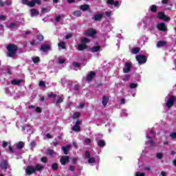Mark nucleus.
<instances>
[{
	"instance_id": "a211bd4d",
	"label": "nucleus",
	"mask_w": 176,
	"mask_h": 176,
	"mask_svg": "<svg viewBox=\"0 0 176 176\" xmlns=\"http://www.w3.org/2000/svg\"><path fill=\"white\" fill-rule=\"evenodd\" d=\"M96 76V73L94 72H91L89 74L87 75L86 80L90 82L94 77Z\"/></svg>"
},
{
	"instance_id": "09e8293b",
	"label": "nucleus",
	"mask_w": 176,
	"mask_h": 176,
	"mask_svg": "<svg viewBox=\"0 0 176 176\" xmlns=\"http://www.w3.org/2000/svg\"><path fill=\"white\" fill-rule=\"evenodd\" d=\"M105 14L107 17H111L112 16V11H106Z\"/></svg>"
},
{
	"instance_id": "f03ea898",
	"label": "nucleus",
	"mask_w": 176,
	"mask_h": 176,
	"mask_svg": "<svg viewBox=\"0 0 176 176\" xmlns=\"http://www.w3.org/2000/svg\"><path fill=\"white\" fill-rule=\"evenodd\" d=\"M155 133L153 129H148L146 133V141L145 142L146 145H149V146H154L155 142L153 139L155 138Z\"/></svg>"
},
{
	"instance_id": "79ce46f5",
	"label": "nucleus",
	"mask_w": 176,
	"mask_h": 176,
	"mask_svg": "<svg viewBox=\"0 0 176 176\" xmlns=\"http://www.w3.org/2000/svg\"><path fill=\"white\" fill-rule=\"evenodd\" d=\"M0 167H1V168H8V162H4L3 163H2V164L0 165Z\"/></svg>"
},
{
	"instance_id": "69168bd1",
	"label": "nucleus",
	"mask_w": 176,
	"mask_h": 176,
	"mask_svg": "<svg viewBox=\"0 0 176 176\" xmlns=\"http://www.w3.org/2000/svg\"><path fill=\"white\" fill-rule=\"evenodd\" d=\"M69 38H72V34H68L65 36V39H69Z\"/></svg>"
},
{
	"instance_id": "052dcab7",
	"label": "nucleus",
	"mask_w": 176,
	"mask_h": 176,
	"mask_svg": "<svg viewBox=\"0 0 176 176\" xmlns=\"http://www.w3.org/2000/svg\"><path fill=\"white\" fill-rule=\"evenodd\" d=\"M129 79H130V76L126 75L125 77L123 78V80L124 82H127V80H129Z\"/></svg>"
},
{
	"instance_id": "9b49d317",
	"label": "nucleus",
	"mask_w": 176,
	"mask_h": 176,
	"mask_svg": "<svg viewBox=\"0 0 176 176\" xmlns=\"http://www.w3.org/2000/svg\"><path fill=\"white\" fill-rule=\"evenodd\" d=\"M96 34H97V32H96V30L94 29H88L87 31L84 32V35H86L87 36H91V37L94 36Z\"/></svg>"
},
{
	"instance_id": "a878e982",
	"label": "nucleus",
	"mask_w": 176,
	"mask_h": 176,
	"mask_svg": "<svg viewBox=\"0 0 176 176\" xmlns=\"http://www.w3.org/2000/svg\"><path fill=\"white\" fill-rule=\"evenodd\" d=\"M140 47H135L131 50V53L132 54H137L140 53Z\"/></svg>"
},
{
	"instance_id": "0eeeda50",
	"label": "nucleus",
	"mask_w": 176,
	"mask_h": 176,
	"mask_svg": "<svg viewBox=\"0 0 176 176\" xmlns=\"http://www.w3.org/2000/svg\"><path fill=\"white\" fill-rule=\"evenodd\" d=\"M23 24H24V19H21V21L11 23L9 25V28H10V30H15V28H19V27Z\"/></svg>"
},
{
	"instance_id": "72a5a7b5",
	"label": "nucleus",
	"mask_w": 176,
	"mask_h": 176,
	"mask_svg": "<svg viewBox=\"0 0 176 176\" xmlns=\"http://www.w3.org/2000/svg\"><path fill=\"white\" fill-rule=\"evenodd\" d=\"M98 146L104 147V146L105 145V141H104L103 140H99L98 141Z\"/></svg>"
},
{
	"instance_id": "4c0bfd02",
	"label": "nucleus",
	"mask_w": 176,
	"mask_h": 176,
	"mask_svg": "<svg viewBox=\"0 0 176 176\" xmlns=\"http://www.w3.org/2000/svg\"><path fill=\"white\" fill-rule=\"evenodd\" d=\"M58 46L59 47H60V49H65V42L64 41H61L58 43Z\"/></svg>"
},
{
	"instance_id": "3c124183",
	"label": "nucleus",
	"mask_w": 176,
	"mask_h": 176,
	"mask_svg": "<svg viewBox=\"0 0 176 176\" xmlns=\"http://www.w3.org/2000/svg\"><path fill=\"white\" fill-rule=\"evenodd\" d=\"M50 12V8H43L42 9V13H47Z\"/></svg>"
},
{
	"instance_id": "b1692460",
	"label": "nucleus",
	"mask_w": 176,
	"mask_h": 176,
	"mask_svg": "<svg viewBox=\"0 0 176 176\" xmlns=\"http://www.w3.org/2000/svg\"><path fill=\"white\" fill-rule=\"evenodd\" d=\"M85 49H87V45L83 44L81 43V44L78 45V50L80 52H82V50H85Z\"/></svg>"
},
{
	"instance_id": "680f3d73",
	"label": "nucleus",
	"mask_w": 176,
	"mask_h": 176,
	"mask_svg": "<svg viewBox=\"0 0 176 176\" xmlns=\"http://www.w3.org/2000/svg\"><path fill=\"white\" fill-rule=\"evenodd\" d=\"M143 24H145V21H144V19H142V21H140L138 23V27H140V25H142Z\"/></svg>"
},
{
	"instance_id": "5fc2aeb1",
	"label": "nucleus",
	"mask_w": 176,
	"mask_h": 176,
	"mask_svg": "<svg viewBox=\"0 0 176 176\" xmlns=\"http://www.w3.org/2000/svg\"><path fill=\"white\" fill-rule=\"evenodd\" d=\"M56 95L54 94H53L52 92H51V93H50V94H48V97H49L50 98H54V97H56Z\"/></svg>"
},
{
	"instance_id": "f3484780",
	"label": "nucleus",
	"mask_w": 176,
	"mask_h": 176,
	"mask_svg": "<svg viewBox=\"0 0 176 176\" xmlns=\"http://www.w3.org/2000/svg\"><path fill=\"white\" fill-rule=\"evenodd\" d=\"M131 68V65L129 63H125L124 67L123 68V72L124 74H127L130 72V69Z\"/></svg>"
},
{
	"instance_id": "f257e3e1",
	"label": "nucleus",
	"mask_w": 176,
	"mask_h": 176,
	"mask_svg": "<svg viewBox=\"0 0 176 176\" xmlns=\"http://www.w3.org/2000/svg\"><path fill=\"white\" fill-rule=\"evenodd\" d=\"M85 155L89 164L91 166H94V164H96V168H98V164H100V157H91L89 151H85Z\"/></svg>"
},
{
	"instance_id": "13d9d810",
	"label": "nucleus",
	"mask_w": 176,
	"mask_h": 176,
	"mask_svg": "<svg viewBox=\"0 0 176 176\" xmlns=\"http://www.w3.org/2000/svg\"><path fill=\"white\" fill-rule=\"evenodd\" d=\"M52 168L53 170H57L58 168V165L57 164H53Z\"/></svg>"
},
{
	"instance_id": "dca6fc26",
	"label": "nucleus",
	"mask_w": 176,
	"mask_h": 176,
	"mask_svg": "<svg viewBox=\"0 0 176 176\" xmlns=\"http://www.w3.org/2000/svg\"><path fill=\"white\" fill-rule=\"evenodd\" d=\"M60 162L61 164H63V166H65V164L68 163V162H69V157L63 156L60 158Z\"/></svg>"
},
{
	"instance_id": "7c9ffc66",
	"label": "nucleus",
	"mask_w": 176,
	"mask_h": 176,
	"mask_svg": "<svg viewBox=\"0 0 176 176\" xmlns=\"http://www.w3.org/2000/svg\"><path fill=\"white\" fill-rule=\"evenodd\" d=\"M149 10H151V12H153V13H155L157 10V6H156V5H152L151 6H150Z\"/></svg>"
},
{
	"instance_id": "2eb2a0df",
	"label": "nucleus",
	"mask_w": 176,
	"mask_h": 176,
	"mask_svg": "<svg viewBox=\"0 0 176 176\" xmlns=\"http://www.w3.org/2000/svg\"><path fill=\"white\" fill-rule=\"evenodd\" d=\"M23 131H28V133H29L30 134H34V129H32V126H30V125H26L25 126L22 127Z\"/></svg>"
},
{
	"instance_id": "c85d7f7f",
	"label": "nucleus",
	"mask_w": 176,
	"mask_h": 176,
	"mask_svg": "<svg viewBox=\"0 0 176 176\" xmlns=\"http://www.w3.org/2000/svg\"><path fill=\"white\" fill-rule=\"evenodd\" d=\"M101 50V47L100 46H95L91 49V51L93 53H96V52H100Z\"/></svg>"
},
{
	"instance_id": "774afa93",
	"label": "nucleus",
	"mask_w": 176,
	"mask_h": 176,
	"mask_svg": "<svg viewBox=\"0 0 176 176\" xmlns=\"http://www.w3.org/2000/svg\"><path fill=\"white\" fill-rule=\"evenodd\" d=\"M74 90H76V91L79 90V85H75V86L74 87Z\"/></svg>"
},
{
	"instance_id": "39448f33",
	"label": "nucleus",
	"mask_w": 176,
	"mask_h": 176,
	"mask_svg": "<svg viewBox=\"0 0 176 176\" xmlns=\"http://www.w3.org/2000/svg\"><path fill=\"white\" fill-rule=\"evenodd\" d=\"M22 3L29 8H34L36 3H41V0H22Z\"/></svg>"
},
{
	"instance_id": "49530a36",
	"label": "nucleus",
	"mask_w": 176,
	"mask_h": 176,
	"mask_svg": "<svg viewBox=\"0 0 176 176\" xmlns=\"http://www.w3.org/2000/svg\"><path fill=\"white\" fill-rule=\"evenodd\" d=\"M62 17H63V15L56 16L55 17V21H56V23H58V21H60V20H61Z\"/></svg>"
},
{
	"instance_id": "412c9836",
	"label": "nucleus",
	"mask_w": 176,
	"mask_h": 176,
	"mask_svg": "<svg viewBox=\"0 0 176 176\" xmlns=\"http://www.w3.org/2000/svg\"><path fill=\"white\" fill-rule=\"evenodd\" d=\"M39 14V11L36 9L30 10V16L31 17H35V16H38Z\"/></svg>"
},
{
	"instance_id": "423d86ee",
	"label": "nucleus",
	"mask_w": 176,
	"mask_h": 176,
	"mask_svg": "<svg viewBox=\"0 0 176 176\" xmlns=\"http://www.w3.org/2000/svg\"><path fill=\"white\" fill-rule=\"evenodd\" d=\"M176 101V97L170 96L168 98V100L165 104V107L168 108V109H170L171 107L174 105V103Z\"/></svg>"
},
{
	"instance_id": "de8ad7c7",
	"label": "nucleus",
	"mask_w": 176,
	"mask_h": 176,
	"mask_svg": "<svg viewBox=\"0 0 176 176\" xmlns=\"http://www.w3.org/2000/svg\"><path fill=\"white\" fill-rule=\"evenodd\" d=\"M84 142L85 144H86V145H89L90 142H91V140H90V138H85Z\"/></svg>"
},
{
	"instance_id": "6e6d98bb",
	"label": "nucleus",
	"mask_w": 176,
	"mask_h": 176,
	"mask_svg": "<svg viewBox=\"0 0 176 176\" xmlns=\"http://www.w3.org/2000/svg\"><path fill=\"white\" fill-rule=\"evenodd\" d=\"M170 137L173 138V140H175L176 139V132L175 133H173L170 134Z\"/></svg>"
},
{
	"instance_id": "a18cd8bd",
	"label": "nucleus",
	"mask_w": 176,
	"mask_h": 176,
	"mask_svg": "<svg viewBox=\"0 0 176 176\" xmlns=\"http://www.w3.org/2000/svg\"><path fill=\"white\" fill-rule=\"evenodd\" d=\"M79 116H80V114L78 112L74 113L72 116L73 119H78V118H79Z\"/></svg>"
},
{
	"instance_id": "58836bf2",
	"label": "nucleus",
	"mask_w": 176,
	"mask_h": 176,
	"mask_svg": "<svg viewBox=\"0 0 176 176\" xmlns=\"http://www.w3.org/2000/svg\"><path fill=\"white\" fill-rule=\"evenodd\" d=\"M73 67H74L76 71H77L78 68H80V63H73Z\"/></svg>"
},
{
	"instance_id": "20e7f679",
	"label": "nucleus",
	"mask_w": 176,
	"mask_h": 176,
	"mask_svg": "<svg viewBox=\"0 0 176 176\" xmlns=\"http://www.w3.org/2000/svg\"><path fill=\"white\" fill-rule=\"evenodd\" d=\"M9 57H14L16 52H17V46L14 44H10L7 46Z\"/></svg>"
},
{
	"instance_id": "c9c22d12",
	"label": "nucleus",
	"mask_w": 176,
	"mask_h": 176,
	"mask_svg": "<svg viewBox=\"0 0 176 176\" xmlns=\"http://www.w3.org/2000/svg\"><path fill=\"white\" fill-rule=\"evenodd\" d=\"M47 155H49L50 156H53V155H56V152L53 150L48 149L47 151Z\"/></svg>"
},
{
	"instance_id": "ea45409f",
	"label": "nucleus",
	"mask_w": 176,
	"mask_h": 176,
	"mask_svg": "<svg viewBox=\"0 0 176 176\" xmlns=\"http://www.w3.org/2000/svg\"><path fill=\"white\" fill-rule=\"evenodd\" d=\"M64 100V96L61 95L56 100V104H60V102H63Z\"/></svg>"
},
{
	"instance_id": "c03bdc74",
	"label": "nucleus",
	"mask_w": 176,
	"mask_h": 176,
	"mask_svg": "<svg viewBox=\"0 0 176 176\" xmlns=\"http://www.w3.org/2000/svg\"><path fill=\"white\" fill-rule=\"evenodd\" d=\"M135 176H145V173H141L140 171H137L135 173Z\"/></svg>"
},
{
	"instance_id": "f8f14e48",
	"label": "nucleus",
	"mask_w": 176,
	"mask_h": 176,
	"mask_svg": "<svg viewBox=\"0 0 176 176\" xmlns=\"http://www.w3.org/2000/svg\"><path fill=\"white\" fill-rule=\"evenodd\" d=\"M80 124H82V121L77 120L75 125L72 128L73 131H80Z\"/></svg>"
},
{
	"instance_id": "ddd939ff",
	"label": "nucleus",
	"mask_w": 176,
	"mask_h": 176,
	"mask_svg": "<svg viewBox=\"0 0 176 176\" xmlns=\"http://www.w3.org/2000/svg\"><path fill=\"white\" fill-rule=\"evenodd\" d=\"M41 50L42 52H44L50 51V50H51V45H50V44L44 43V44L41 46Z\"/></svg>"
},
{
	"instance_id": "6ab92c4d",
	"label": "nucleus",
	"mask_w": 176,
	"mask_h": 176,
	"mask_svg": "<svg viewBox=\"0 0 176 176\" xmlns=\"http://www.w3.org/2000/svg\"><path fill=\"white\" fill-rule=\"evenodd\" d=\"M102 17H104V13H99L98 14L94 15L93 19L96 21H100L101 19H102Z\"/></svg>"
},
{
	"instance_id": "864d4df0",
	"label": "nucleus",
	"mask_w": 176,
	"mask_h": 176,
	"mask_svg": "<svg viewBox=\"0 0 176 176\" xmlns=\"http://www.w3.org/2000/svg\"><path fill=\"white\" fill-rule=\"evenodd\" d=\"M157 159H162L163 157V154L162 153H157L156 155Z\"/></svg>"
},
{
	"instance_id": "bb28decb",
	"label": "nucleus",
	"mask_w": 176,
	"mask_h": 176,
	"mask_svg": "<svg viewBox=\"0 0 176 176\" xmlns=\"http://www.w3.org/2000/svg\"><path fill=\"white\" fill-rule=\"evenodd\" d=\"M67 61V59L63 56H59L58 58V64H64Z\"/></svg>"
},
{
	"instance_id": "0e129e2a",
	"label": "nucleus",
	"mask_w": 176,
	"mask_h": 176,
	"mask_svg": "<svg viewBox=\"0 0 176 176\" xmlns=\"http://www.w3.org/2000/svg\"><path fill=\"white\" fill-rule=\"evenodd\" d=\"M5 68H6V69H7V71L5 72V74H10V69L9 68V67L8 66V67H6Z\"/></svg>"
},
{
	"instance_id": "f704fd0d",
	"label": "nucleus",
	"mask_w": 176,
	"mask_h": 176,
	"mask_svg": "<svg viewBox=\"0 0 176 176\" xmlns=\"http://www.w3.org/2000/svg\"><path fill=\"white\" fill-rule=\"evenodd\" d=\"M120 115L122 118H126V116H129V113H127V110H122Z\"/></svg>"
},
{
	"instance_id": "9d476101",
	"label": "nucleus",
	"mask_w": 176,
	"mask_h": 176,
	"mask_svg": "<svg viewBox=\"0 0 176 176\" xmlns=\"http://www.w3.org/2000/svg\"><path fill=\"white\" fill-rule=\"evenodd\" d=\"M136 60L139 64H145V63H146V57L144 55L136 56Z\"/></svg>"
},
{
	"instance_id": "473e14b6",
	"label": "nucleus",
	"mask_w": 176,
	"mask_h": 176,
	"mask_svg": "<svg viewBox=\"0 0 176 176\" xmlns=\"http://www.w3.org/2000/svg\"><path fill=\"white\" fill-rule=\"evenodd\" d=\"M108 97L103 96L102 103L104 105V107H105L107 104H108Z\"/></svg>"
},
{
	"instance_id": "338daca9",
	"label": "nucleus",
	"mask_w": 176,
	"mask_h": 176,
	"mask_svg": "<svg viewBox=\"0 0 176 176\" xmlns=\"http://www.w3.org/2000/svg\"><path fill=\"white\" fill-rule=\"evenodd\" d=\"M6 3L7 5H12V0H7V1H6Z\"/></svg>"
},
{
	"instance_id": "5701e85b",
	"label": "nucleus",
	"mask_w": 176,
	"mask_h": 176,
	"mask_svg": "<svg viewBox=\"0 0 176 176\" xmlns=\"http://www.w3.org/2000/svg\"><path fill=\"white\" fill-rule=\"evenodd\" d=\"M12 85H14L16 86L20 85L21 83H23V80H11Z\"/></svg>"
},
{
	"instance_id": "aec40b11",
	"label": "nucleus",
	"mask_w": 176,
	"mask_h": 176,
	"mask_svg": "<svg viewBox=\"0 0 176 176\" xmlns=\"http://www.w3.org/2000/svg\"><path fill=\"white\" fill-rule=\"evenodd\" d=\"M167 46V42L164 41H160L157 43V47H164Z\"/></svg>"
},
{
	"instance_id": "37998d69",
	"label": "nucleus",
	"mask_w": 176,
	"mask_h": 176,
	"mask_svg": "<svg viewBox=\"0 0 176 176\" xmlns=\"http://www.w3.org/2000/svg\"><path fill=\"white\" fill-rule=\"evenodd\" d=\"M32 60L33 63H39V61H40L39 57H38V56L33 57L32 58Z\"/></svg>"
},
{
	"instance_id": "2f4dec72",
	"label": "nucleus",
	"mask_w": 176,
	"mask_h": 176,
	"mask_svg": "<svg viewBox=\"0 0 176 176\" xmlns=\"http://www.w3.org/2000/svg\"><path fill=\"white\" fill-rule=\"evenodd\" d=\"M89 6L87 4H85L82 6H80V10H82L83 12L87 10V9H89Z\"/></svg>"
},
{
	"instance_id": "393cba45",
	"label": "nucleus",
	"mask_w": 176,
	"mask_h": 176,
	"mask_svg": "<svg viewBox=\"0 0 176 176\" xmlns=\"http://www.w3.org/2000/svg\"><path fill=\"white\" fill-rule=\"evenodd\" d=\"M62 85H64V87L65 86H69V85H71V82H69V81H68L67 79H65V78H63L60 80Z\"/></svg>"
},
{
	"instance_id": "7ed1b4c3",
	"label": "nucleus",
	"mask_w": 176,
	"mask_h": 176,
	"mask_svg": "<svg viewBox=\"0 0 176 176\" xmlns=\"http://www.w3.org/2000/svg\"><path fill=\"white\" fill-rule=\"evenodd\" d=\"M42 170H43V166L40 164H37L35 167L30 166H28L25 171L28 175H31V174H33L35 171H42Z\"/></svg>"
},
{
	"instance_id": "a19ab883",
	"label": "nucleus",
	"mask_w": 176,
	"mask_h": 176,
	"mask_svg": "<svg viewBox=\"0 0 176 176\" xmlns=\"http://www.w3.org/2000/svg\"><path fill=\"white\" fill-rule=\"evenodd\" d=\"M73 14H74V16H76V17H80V16L82 15V12H81L80 11L78 10V11L74 12L73 13Z\"/></svg>"
},
{
	"instance_id": "c756f323",
	"label": "nucleus",
	"mask_w": 176,
	"mask_h": 176,
	"mask_svg": "<svg viewBox=\"0 0 176 176\" xmlns=\"http://www.w3.org/2000/svg\"><path fill=\"white\" fill-rule=\"evenodd\" d=\"M16 149H22V148H24V142H19L16 144Z\"/></svg>"
},
{
	"instance_id": "1a4fd4ad",
	"label": "nucleus",
	"mask_w": 176,
	"mask_h": 176,
	"mask_svg": "<svg viewBox=\"0 0 176 176\" xmlns=\"http://www.w3.org/2000/svg\"><path fill=\"white\" fill-rule=\"evenodd\" d=\"M157 18L160 19V20H162L163 21H170V17L166 16L164 12H158Z\"/></svg>"
},
{
	"instance_id": "4d7b16f0",
	"label": "nucleus",
	"mask_w": 176,
	"mask_h": 176,
	"mask_svg": "<svg viewBox=\"0 0 176 176\" xmlns=\"http://www.w3.org/2000/svg\"><path fill=\"white\" fill-rule=\"evenodd\" d=\"M47 138L50 139V138H53V137L51 136L50 133H47V134L45 135V137H44V140H46V139H47Z\"/></svg>"
},
{
	"instance_id": "4be33fe9",
	"label": "nucleus",
	"mask_w": 176,
	"mask_h": 176,
	"mask_svg": "<svg viewBox=\"0 0 176 176\" xmlns=\"http://www.w3.org/2000/svg\"><path fill=\"white\" fill-rule=\"evenodd\" d=\"M69 149H71V145L69 144L62 147V151L65 155H68V151H69Z\"/></svg>"
},
{
	"instance_id": "cd10ccee",
	"label": "nucleus",
	"mask_w": 176,
	"mask_h": 176,
	"mask_svg": "<svg viewBox=\"0 0 176 176\" xmlns=\"http://www.w3.org/2000/svg\"><path fill=\"white\" fill-rule=\"evenodd\" d=\"M81 43L86 45L87 43H90V39L86 37L81 38Z\"/></svg>"
},
{
	"instance_id": "e2e57ef3",
	"label": "nucleus",
	"mask_w": 176,
	"mask_h": 176,
	"mask_svg": "<svg viewBox=\"0 0 176 176\" xmlns=\"http://www.w3.org/2000/svg\"><path fill=\"white\" fill-rule=\"evenodd\" d=\"M41 162H43V163H46V162H47V158L46 157H43L41 158Z\"/></svg>"
},
{
	"instance_id": "6e6552de",
	"label": "nucleus",
	"mask_w": 176,
	"mask_h": 176,
	"mask_svg": "<svg viewBox=\"0 0 176 176\" xmlns=\"http://www.w3.org/2000/svg\"><path fill=\"white\" fill-rule=\"evenodd\" d=\"M107 5L110 6L111 9H113L114 8H119V1H113V0H107Z\"/></svg>"
},
{
	"instance_id": "e433bc0d",
	"label": "nucleus",
	"mask_w": 176,
	"mask_h": 176,
	"mask_svg": "<svg viewBox=\"0 0 176 176\" xmlns=\"http://www.w3.org/2000/svg\"><path fill=\"white\" fill-rule=\"evenodd\" d=\"M138 87V84H137V83H130L129 84L130 89H137Z\"/></svg>"
},
{
	"instance_id": "4468645a",
	"label": "nucleus",
	"mask_w": 176,
	"mask_h": 176,
	"mask_svg": "<svg viewBox=\"0 0 176 176\" xmlns=\"http://www.w3.org/2000/svg\"><path fill=\"white\" fill-rule=\"evenodd\" d=\"M157 28L160 31H167V27L166 26V24L164 23H158L157 25Z\"/></svg>"
},
{
	"instance_id": "8fccbe9b",
	"label": "nucleus",
	"mask_w": 176,
	"mask_h": 176,
	"mask_svg": "<svg viewBox=\"0 0 176 176\" xmlns=\"http://www.w3.org/2000/svg\"><path fill=\"white\" fill-rule=\"evenodd\" d=\"M37 39L38 41H39L40 42L43 41V36L42 34H38L37 36Z\"/></svg>"
},
{
	"instance_id": "603ef678",
	"label": "nucleus",
	"mask_w": 176,
	"mask_h": 176,
	"mask_svg": "<svg viewBox=\"0 0 176 176\" xmlns=\"http://www.w3.org/2000/svg\"><path fill=\"white\" fill-rule=\"evenodd\" d=\"M39 86L40 87H46V84L44 82V81H40Z\"/></svg>"
},
{
	"instance_id": "bf43d9fd",
	"label": "nucleus",
	"mask_w": 176,
	"mask_h": 176,
	"mask_svg": "<svg viewBox=\"0 0 176 176\" xmlns=\"http://www.w3.org/2000/svg\"><path fill=\"white\" fill-rule=\"evenodd\" d=\"M38 43H39L38 41H31L30 42V44L32 45V46H35L36 45H38Z\"/></svg>"
}]
</instances>
